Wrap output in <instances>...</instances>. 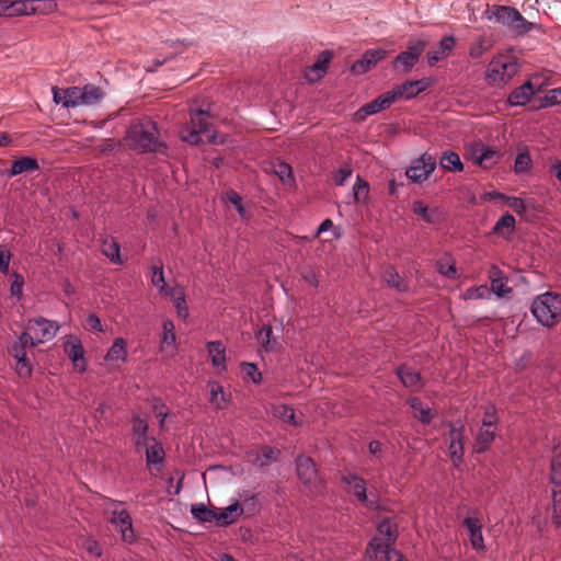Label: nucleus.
Segmentation results:
<instances>
[{"instance_id":"obj_1","label":"nucleus","mask_w":561,"mask_h":561,"mask_svg":"<svg viewBox=\"0 0 561 561\" xmlns=\"http://www.w3.org/2000/svg\"><path fill=\"white\" fill-rule=\"evenodd\" d=\"M126 141L131 149L139 152L159 151L163 147L157 124L148 118L135 122L129 126Z\"/></svg>"},{"instance_id":"obj_2","label":"nucleus","mask_w":561,"mask_h":561,"mask_svg":"<svg viewBox=\"0 0 561 561\" xmlns=\"http://www.w3.org/2000/svg\"><path fill=\"white\" fill-rule=\"evenodd\" d=\"M531 312L543 327H553L561 319V296L551 291L538 295L531 304Z\"/></svg>"},{"instance_id":"obj_3","label":"nucleus","mask_w":561,"mask_h":561,"mask_svg":"<svg viewBox=\"0 0 561 561\" xmlns=\"http://www.w3.org/2000/svg\"><path fill=\"white\" fill-rule=\"evenodd\" d=\"M58 330L59 325L56 321L37 318L27 322V325L22 333V339L30 341V346H36L53 340Z\"/></svg>"},{"instance_id":"obj_4","label":"nucleus","mask_w":561,"mask_h":561,"mask_svg":"<svg viewBox=\"0 0 561 561\" xmlns=\"http://www.w3.org/2000/svg\"><path fill=\"white\" fill-rule=\"evenodd\" d=\"M486 14L490 21L520 33L528 32L533 27L531 23L527 22L516 9L511 7L494 5L486 11Z\"/></svg>"},{"instance_id":"obj_5","label":"nucleus","mask_w":561,"mask_h":561,"mask_svg":"<svg viewBox=\"0 0 561 561\" xmlns=\"http://www.w3.org/2000/svg\"><path fill=\"white\" fill-rule=\"evenodd\" d=\"M516 72L517 64L510 57L500 55L490 61L485 72V79L488 83L492 85L505 84Z\"/></svg>"},{"instance_id":"obj_6","label":"nucleus","mask_w":561,"mask_h":561,"mask_svg":"<svg viewBox=\"0 0 561 561\" xmlns=\"http://www.w3.org/2000/svg\"><path fill=\"white\" fill-rule=\"evenodd\" d=\"M496 416L493 408L485 412L482 425L479 430L474 448L478 453H484L495 438Z\"/></svg>"},{"instance_id":"obj_7","label":"nucleus","mask_w":561,"mask_h":561,"mask_svg":"<svg viewBox=\"0 0 561 561\" xmlns=\"http://www.w3.org/2000/svg\"><path fill=\"white\" fill-rule=\"evenodd\" d=\"M561 467V456L554 457L551 462V501H552V522L556 526L561 525V478L558 476V469Z\"/></svg>"},{"instance_id":"obj_8","label":"nucleus","mask_w":561,"mask_h":561,"mask_svg":"<svg viewBox=\"0 0 561 561\" xmlns=\"http://www.w3.org/2000/svg\"><path fill=\"white\" fill-rule=\"evenodd\" d=\"M436 168V159L430 153H423L413 160L405 174L413 182L425 181Z\"/></svg>"},{"instance_id":"obj_9","label":"nucleus","mask_w":561,"mask_h":561,"mask_svg":"<svg viewBox=\"0 0 561 561\" xmlns=\"http://www.w3.org/2000/svg\"><path fill=\"white\" fill-rule=\"evenodd\" d=\"M110 522L121 534L124 541L130 542L134 540L135 535L131 519L122 504H113Z\"/></svg>"},{"instance_id":"obj_10","label":"nucleus","mask_w":561,"mask_h":561,"mask_svg":"<svg viewBox=\"0 0 561 561\" xmlns=\"http://www.w3.org/2000/svg\"><path fill=\"white\" fill-rule=\"evenodd\" d=\"M65 353L70 358L73 369L80 374L84 373L88 367L85 359V351L80 339L76 335H69L65 342Z\"/></svg>"},{"instance_id":"obj_11","label":"nucleus","mask_w":561,"mask_h":561,"mask_svg":"<svg viewBox=\"0 0 561 561\" xmlns=\"http://www.w3.org/2000/svg\"><path fill=\"white\" fill-rule=\"evenodd\" d=\"M296 470L299 479L309 489H317L320 479L313 460L305 455H300L296 459Z\"/></svg>"},{"instance_id":"obj_12","label":"nucleus","mask_w":561,"mask_h":561,"mask_svg":"<svg viewBox=\"0 0 561 561\" xmlns=\"http://www.w3.org/2000/svg\"><path fill=\"white\" fill-rule=\"evenodd\" d=\"M469 152L472 161L483 169H490L494 167L500 159V153L496 150L481 142L471 146Z\"/></svg>"},{"instance_id":"obj_13","label":"nucleus","mask_w":561,"mask_h":561,"mask_svg":"<svg viewBox=\"0 0 561 561\" xmlns=\"http://www.w3.org/2000/svg\"><path fill=\"white\" fill-rule=\"evenodd\" d=\"M428 85L430 82L427 79L411 80L393 87L390 91L396 102L399 99L411 100L425 91Z\"/></svg>"},{"instance_id":"obj_14","label":"nucleus","mask_w":561,"mask_h":561,"mask_svg":"<svg viewBox=\"0 0 561 561\" xmlns=\"http://www.w3.org/2000/svg\"><path fill=\"white\" fill-rule=\"evenodd\" d=\"M368 561L386 559L387 561H404L402 554L396 549L387 548V543L380 539H371L367 547Z\"/></svg>"},{"instance_id":"obj_15","label":"nucleus","mask_w":561,"mask_h":561,"mask_svg":"<svg viewBox=\"0 0 561 561\" xmlns=\"http://www.w3.org/2000/svg\"><path fill=\"white\" fill-rule=\"evenodd\" d=\"M456 47V37L454 35H445L438 45L430 49L426 54V60L430 66H435L442 60L450 56Z\"/></svg>"},{"instance_id":"obj_16","label":"nucleus","mask_w":561,"mask_h":561,"mask_svg":"<svg viewBox=\"0 0 561 561\" xmlns=\"http://www.w3.org/2000/svg\"><path fill=\"white\" fill-rule=\"evenodd\" d=\"M425 46L426 42L422 39L409 43L408 49L397 56L396 62L400 65L405 72H409L417 62Z\"/></svg>"},{"instance_id":"obj_17","label":"nucleus","mask_w":561,"mask_h":561,"mask_svg":"<svg viewBox=\"0 0 561 561\" xmlns=\"http://www.w3.org/2000/svg\"><path fill=\"white\" fill-rule=\"evenodd\" d=\"M53 100L56 104H60L66 108L79 107L80 105V87L70 88H51Z\"/></svg>"},{"instance_id":"obj_18","label":"nucleus","mask_w":561,"mask_h":561,"mask_svg":"<svg viewBox=\"0 0 561 561\" xmlns=\"http://www.w3.org/2000/svg\"><path fill=\"white\" fill-rule=\"evenodd\" d=\"M392 103H394L393 95L391 91H387L359 108L356 113V117L359 121L365 119L367 116L377 114L380 111L388 108Z\"/></svg>"},{"instance_id":"obj_19","label":"nucleus","mask_w":561,"mask_h":561,"mask_svg":"<svg viewBox=\"0 0 561 561\" xmlns=\"http://www.w3.org/2000/svg\"><path fill=\"white\" fill-rule=\"evenodd\" d=\"M387 56V51L381 48L369 49L363 57L353 64L351 70L353 73L363 75L369 71L378 61Z\"/></svg>"},{"instance_id":"obj_20","label":"nucleus","mask_w":561,"mask_h":561,"mask_svg":"<svg viewBox=\"0 0 561 561\" xmlns=\"http://www.w3.org/2000/svg\"><path fill=\"white\" fill-rule=\"evenodd\" d=\"M208 357L213 367L218 374L227 371V353L226 346L220 341H209L206 343Z\"/></svg>"},{"instance_id":"obj_21","label":"nucleus","mask_w":561,"mask_h":561,"mask_svg":"<svg viewBox=\"0 0 561 561\" xmlns=\"http://www.w3.org/2000/svg\"><path fill=\"white\" fill-rule=\"evenodd\" d=\"M331 59L332 53L330 50H323L318 56L317 61L306 70L305 79L308 82H317L321 80L327 73Z\"/></svg>"},{"instance_id":"obj_22","label":"nucleus","mask_w":561,"mask_h":561,"mask_svg":"<svg viewBox=\"0 0 561 561\" xmlns=\"http://www.w3.org/2000/svg\"><path fill=\"white\" fill-rule=\"evenodd\" d=\"M160 350L167 357H173L176 352L175 327L171 320H164L162 323Z\"/></svg>"},{"instance_id":"obj_23","label":"nucleus","mask_w":561,"mask_h":561,"mask_svg":"<svg viewBox=\"0 0 561 561\" xmlns=\"http://www.w3.org/2000/svg\"><path fill=\"white\" fill-rule=\"evenodd\" d=\"M243 510L238 501H233L230 505L224 508L215 510L214 523L217 526H228L237 522L242 515Z\"/></svg>"},{"instance_id":"obj_24","label":"nucleus","mask_w":561,"mask_h":561,"mask_svg":"<svg viewBox=\"0 0 561 561\" xmlns=\"http://www.w3.org/2000/svg\"><path fill=\"white\" fill-rule=\"evenodd\" d=\"M1 15L18 16L32 14L31 0H0Z\"/></svg>"},{"instance_id":"obj_25","label":"nucleus","mask_w":561,"mask_h":561,"mask_svg":"<svg viewBox=\"0 0 561 561\" xmlns=\"http://www.w3.org/2000/svg\"><path fill=\"white\" fill-rule=\"evenodd\" d=\"M462 426L456 427L453 426L449 432V455L454 460L455 465H458L462 460L463 456V445H462Z\"/></svg>"},{"instance_id":"obj_26","label":"nucleus","mask_w":561,"mask_h":561,"mask_svg":"<svg viewBox=\"0 0 561 561\" xmlns=\"http://www.w3.org/2000/svg\"><path fill=\"white\" fill-rule=\"evenodd\" d=\"M150 280L158 294L164 297L172 289V285H168L164 278L163 265L161 262L152 263L149 267Z\"/></svg>"},{"instance_id":"obj_27","label":"nucleus","mask_w":561,"mask_h":561,"mask_svg":"<svg viewBox=\"0 0 561 561\" xmlns=\"http://www.w3.org/2000/svg\"><path fill=\"white\" fill-rule=\"evenodd\" d=\"M465 526L467 527L471 546L476 550L484 549V539L482 535V524L476 517H467L465 519Z\"/></svg>"},{"instance_id":"obj_28","label":"nucleus","mask_w":561,"mask_h":561,"mask_svg":"<svg viewBox=\"0 0 561 561\" xmlns=\"http://www.w3.org/2000/svg\"><path fill=\"white\" fill-rule=\"evenodd\" d=\"M164 297H168L172 300L176 313L180 318L186 319L188 317V307L186 305L183 286L176 283L173 284L171 291H169Z\"/></svg>"},{"instance_id":"obj_29","label":"nucleus","mask_w":561,"mask_h":561,"mask_svg":"<svg viewBox=\"0 0 561 561\" xmlns=\"http://www.w3.org/2000/svg\"><path fill=\"white\" fill-rule=\"evenodd\" d=\"M127 342L123 337H117L114 340L113 344L106 352L104 360L107 363L123 364L127 360Z\"/></svg>"},{"instance_id":"obj_30","label":"nucleus","mask_w":561,"mask_h":561,"mask_svg":"<svg viewBox=\"0 0 561 561\" xmlns=\"http://www.w3.org/2000/svg\"><path fill=\"white\" fill-rule=\"evenodd\" d=\"M343 481L347 491L353 493L360 502L367 503L366 482L356 474L348 473L344 476Z\"/></svg>"},{"instance_id":"obj_31","label":"nucleus","mask_w":561,"mask_h":561,"mask_svg":"<svg viewBox=\"0 0 561 561\" xmlns=\"http://www.w3.org/2000/svg\"><path fill=\"white\" fill-rule=\"evenodd\" d=\"M104 95L105 93L94 84H85L80 87V105H95L104 99Z\"/></svg>"},{"instance_id":"obj_32","label":"nucleus","mask_w":561,"mask_h":561,"mask_svg":"<svg viewBox=\"0 0 561 561\" xmlns=\"http://www.w3.org/2000/svg\"><path fill=\"white\" fill-rule=\"evenodd\" d=\"M209 390V402L216 409H224L229 402V396L225 392L222 386L215 380L207 383Z\"/></svg>"},{"instance_id":"obj_33","label":"nucleus","mask_w":561,"mask_h":561,"mask_svg":"<svg viewBox=\"0 0 561 561\" xmlns=\"http://www.w3.org/2000/svg\"><path fill=\"white\" fill-rule=\"evenodd\" d=\"M536 90L528 81L520 87L516 88L508 96V102L513 106L525 105L530 98L535 94Z\"/></svg>"},{"instance_id":"obj_34","label":"nucleus","mask_w":561,"mask_h":561,"mask_svg":"<svg viewBox=\"0 0 561 561\" xmlns=\"http://www.w3.org/2000/svg\"><path fill=\"white\" fill-rule=\"evenodd\" d=\"M412 210L427 224H436L440 220V213L438 208H430L422 201H414L412 204Z\"/></svg>"},{"instance_id":"obj_35","label":"nucleus","mask_w":561,"mask_h":561,"mask_svg":"<svg viewBox=\"0 0 561 561\" xmlns=\"http://www.w3.org/2000/svg\"><path fill=\"white\" fill-rule=\"evenodd\" d=\"M39 168L36 159L31 157H22L13 161L11 169L8 171V175L13 178L25 172H34Z\"/></svg>"},{"instance_id":"obj_36","label":"nucleus","mask_w":561,"mask_h":561,"mask_svg":"<svg viewBox=\"0 0 561 561\" xmlns=\"http://www.w3.org/2000/svg\"><path fill=\"white\" fill-rule=\"evenodd\" d=\"M102 253L114 264H122L121 247L118 242L112 238L106 237L102 240Z\"/></svg>"},{"instance_id":"obj_37","label":"nucleus","mask_w":561,"mask_h":561,"mask_svg":"<svg viewBox=\"0 0 561 561\" xmlns=\"http://www.w3.org/2000/svg\"><path fill=\"white\" fill-rule=\"evenodd\" d=\"M516 227V220L511 214H505L499 218L493 227V232L502 238H508Z\"/></svg>"},{"instance_id":"obj_38","label":"nucleus","mask_w":561,"mask_h":561,"mask_svg":"<svg viewBox=\"0 0 561 561\" xmlns=\"http://www.w3.org/2000/svg\"><path fill=\"white\" fill-rule=\"evenodd\" d=\"M439 164L443 169L450 172H461L463 170V164L459 154L451 150H447L442 153Z\"/></svg>"},{"instance_id":"obj_39","label":"nucleus","mask_w":561,"mask_h":561,"mask_svg":"<svg viewBox=\"0 0 561 561\" xmlns=\"http://www.w3.org/2000/svg\"><path fill=\"white\" fill-rule=\"evenodd\" d=\"M146 455L147 465H159L164 460V450L162 445L157 440H151L147 447L142 449Z\"/></svg>"},{"instance_id":"obj_40","label":"nucleus","mask_w":561,"mask_h":561,"mask_svg":"<svg viewBox=\"0 0 561 561\" xmlns=\"http://www.w3.org/2000/svg\"><path fill=\"white\" fill-rule=\"evenodd\" d=\"M257 343L265 352H272L276 348L277 342L273 337V329L270 325H264L255 333Z\"/></svg>"},{"instance_id":"obj_41","label":"nucleus","mask_w":561,"mask_h":561,"mask_svg":"<svg viewBox=\"0 0 561 561\" xmlns=\"http://www.w3.org/2000/svg\"><path fill=\"white\" fill-rule=\"evenodd\" d=\"M409 405L413 411L414 417L419 419L423 424H428L432 421V410L417 398H411L409 400Z\"/></svg>"},{"instance_id":"obj_42","label":"nucleus","mask_w":561,"mask_h":561,"mask_svg":"<svg viewBox=\"0 0 561 561\" xmlns=\"http://www.w3.org/2000/svg\"><path fill=\"white\" fill-rule=\"evenodd\" d=\"M373 539H380L381 542L387 543V548L391 547V543L396 539V530L389 519H383L378 524V536Z\"/></svg>"},{"instance_id":"obj_43","label":"nucleus","mask_w":561,"mask_h":561,"mask_svg":"<svg viewBox=\"0 0 561 561\" xmlns=\"http://www.w3.org/2000/svg\"><path fill=\"white\" fill-rule=\"evenodd\" d=\"M369 194V184L367 181L362 179L359 175L353 185L352 195L354 203H365Z\"/></svg>"},{"instance_id":"obj_44","label":"nucleus","mask_w":561,"mask_h":561,"mask_svg":"<svg viewBox=\"0 0 561 561\" xmlns=\"http://www.w3.org/2000/svg\"><path fill=\"white\" fill-rule=\"evenodd\" d=\"M193 517L202 523H214L215 510L207 508L205 504H193L191 507Z\"/></svg>"},{"instance_id":"obj_45","label":"nucleus","mask_w":561,"mask_h":561,"mask_svg":"<svg viewBox=\"0 0 561 561\" xmlns=\"http://www.w3.org/2000/svg\"><path fill=\"white\" fill-rule=\"evenodd\" d=\"M397 375L405 387L417 386L421 381L420 374L409 367H400Z\"/></svg>"},{"instance_id":"obj_46","label":"nucleus","mask_w":561,"mask_h":561,"mask_svg":"<svg viewBox=\"0 0 561 561\" xmlns=\"http://www.w3.org/2000/svg\"><path fill=\"white\" fill-rule=\"evenodd\" d=\"M530 165L531 158L529 156V152L526 149L518 152L514 161V172L516 174L527 173L530 169Z\"/></svg>"},{"instance_id":"obj_47","label":"nucleus","mask_w":561,"mask_h":561,"mask_svg":"<svg viewBox=\"0 0 561 561\" xmlns=\"http://www.w3.org/2000/svg\"><path fill=\"white\" fill-rule=\"evenodd\" d=\"M32 14H49L57 9L56 0H31Z\"/></svg>"},{"instance_id":"obj_48","label":"nucleus","mask_w":561,"mask_h":561,"mask_svg":"<svg viewBox=\"0 0 561 561\" xmlns=\"http://www.w3.org/2000/svg\"><path fill=\"white\" fill-rule=\"evenodd\" d=\"M273 173L279 178L283 183H289L293 180L291 167L285 162H276L273 164Z\"/></svg>"},{"instance_id":"obj_49","label":"nucleus","mask_w":561,"mask_h":561,"mask_svg":"<svg viewBox=\"0 0 561 561\" xmlns=\"http://www.w3.org/2000/svg\"><path fill=\"white\" fill-rule=\"evenodd\" d=\"M273 414L276 417H278L283 421H286L293 425L297 424V422L295 420V412H294L293 408H290L286 404H279V405L274 407Z\"/></svg>"},{"instance_id":"obj_50","label":"nucleus","mask_w":561,"mask_h":561,"mask_svg":"<svg viewBox=\"0 0 561 561\" xmlns=\"http://www.w3.org/2000/svg\"><path fill=\"white\" fill-rule=\"evenodd\" d=\"M241 370L253 383L259 385L262 382V374L255 364L244 362L241 364Z\"/></svg>"},{"instance_id":"obj_51","label":"nucleus","mask_w":561,"mask_h":561,"mask_svg":"<svg viewBox=\"0 0 561 561\" xmlns=\"http://www.w3.org/2000/svg\"><path fill=\"white\" fill-rule=\"evenodd\" d=\"M191 122L193 127L196 128L199 133L208 131V117L206 112H195L194 114H192Z\"/></svg>"},{"instance_id":"obj_52","label":"nucleus","mask_w":561,"mask_h":561,"mask_svg":"<svg viewBox=\"0 0 561 561\" xmlns=\"http://www.w3.org/2000/svg\"><path fill=\"white\" fill-rule=\"evenodd\" d=\"M489 296H490V290L486 285L467 288L462 295L463 299H466V300L484 299V298H488Z\"/></svg>"},{"instance_id":"obj_53","label":"nucleus","mask_w":561,"mask_h":561,"mask_svg":"<svg viewBox=\"0 0 561 561\" xmlns=\"http://www.w3.org/2000/svg\"><path fill=\"white\" fill-rule=\"evenodd\" d=\"M438 272L446 277L453 278L456 275V265L453 259L447 257L437 263Z\"/></svg>"},{"instance_id":"obj_54","label":"nucleus","mask_w":561,"mask_h":561,"mask_svg":"<svg viewBox=\"0 0 561 561\" xmlns=\"http://www.w3.org/2000/svg\"><path fill=\"white\" fill-rule=\"evenodd\" d=\"M30 345V341H25L22 339V334L19 336V339L12 344L10 347V354L13 356L14 359L26 356V346Z\"/></svg>"},{"instance_id":"obj_55","label":"nucleus","mask_w":561,"mask_h":561,"mask_svg":"<svg viewBox=\"0 0 561 561\" xmlns=\"http://www.w3.org/2000/svg\"><path fill=\"white\" fill-rule=\"evenodd\" d=\"M15 360V371L21 378H28L32 375V364L27 359L26 356L16 358Z\"/></svg>"},{"instance_id":"obj_56","label":"nucleus","mask_w":561,"mask_h":561,"mask_svg":"<svg viewBox=\"0 0 561 561\" xmlns=\"http://www.w3.org/2000/svg\"><path fill=\"white\" fill-rule=\"evenodd\" d=\"M225 198L228 203L232 204L236 207V209L241 218H245L247 211L242 205V198L238 193L230 191L226 194Z\"/></svg>"},{"instance_id":"obj_57","label":"nucleus","mask_w":561,"mask_h":561,"mask_svg":"<svg viewBox=\"0 0 561 561\" xmlns=\"http://www.w3.org/2000/svg\"><path fill=\"white\" fill-rule=\"evenodd\" d=\"M278 456V451L271 448V447H264L261 450V454L259 455L256 461L261 467L268 465L270 462L276 460Z\"/></svg>"},{"instance_id":"obj_58","label":"nucleus","mask_w":561,"mask_h":561,"mask_svg":"<svg viewBox=\"0 0 561 561\" xmlns=\"http://www.w3.org/2000/svg\"><path fill=\"white\" fill-rule=\"evenodd\" d=\"M491 288L497 297H506L512 291L507 286V279H493V282H491Z\"/></svg>"},{"instance_id":"obj_59","label":"nucleus","mask_w":561,"mask_h":561,"mask_svg":"<svg viewBox=\"0 0 561 561\" xmlns=\"http://www.w3.org/2000/svg\"><path fill=\"white\" fill-rule=\"evenodd\" d=\"M23 285H24L23 277L20 274L14 273L13 274V282L11 283V286H10V294H11V296H13L18 300H20L22 298Z\"/></svg>"},{"instance_id":"obj_60","label":"nucleus","mask_w":561,"mask_h":561,"mask_svg":"<svg viewBox=\"0 0 561 561\" xmlns=\"http://www.w3.org/2000/svg\"><path fill=\"white\" fill-rule=\"evenodd\" d=\"M327 231H332L333 239H339L341 237L340 229L333 225L331 219H325L321 222V225L316 230L314 237H319L321 233Z\"/></svg>"},{"instance_id":"obj_61","label":"nucleus","mask_w":561,"mask_h":561,"mask_svg":"<svg viewBox=\"0 0 561 561\" xmlns=\"http://www.w3.org/2000/svg\"><path fill=\"white\" fill-rule=\"evenodd\" d=\"M181 138L192 145L201 141V133L194 127H185L181 130Z\"/></svg>"},{"instance_id":"obj_62","label":"nucleus","mask_w":561,"mask_h":561,"mask_svg":"<svg viewBox=\"0 0 561 561\" xmlns=\"http://www.w3.org/2000/svg\"><path fill=\"white\" fill-rule=\"evenodd\" d=\"M154 439V437L148 436V433L133 435V440L137 451H142V449L151 444V440Z\"/></svg>"},{"instance_id":"obj_63","label":"nucleus","mask_w":561,"mask_h":561,"mask_svg":"<svg viewBox=\"0 0 561 561\" xmlns=\"http://www.w3.org/2000/svg\"><path fill=\"white\" fill-rule=\"evenodd\" d=\"M383 280L391 287L401 289V278L399 274L392 270L389 268L383 273Z\"/></svg>"},{"instance_id":"obj_64","label":"nucleus","mask_w":561,"mask_h":561,"mask_svg":"<svg viewBox=\"0 0 561 561\" xmlns=\"http://www.w3.org/2000/svg\"><path fill=\"white\" fill-rule=\"evenodd\" d=\"M505 204L518 215L524 214L526 210L525 203L519 197L508 196L505 201Z\"/></svg>"}]
</instances>
